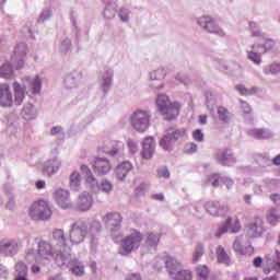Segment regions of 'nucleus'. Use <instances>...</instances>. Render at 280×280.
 Instances as JSON below:
<instances>
[{
    "mask_svg": "<svg viewBox=\"0 0 280 280\" xmlns=\"http://www.w3.org/2000/svg\"><path fill=\"white\" fill-rule=\"evenodd\" d=\"M15 272L18 277H27V265H25L23 261L16 262Z\"/></svg>",
    "mask_w": 280,
    "mask_h": 280,
    "instance_id": "3c124183",
    "label": "nucleus"
},
{
    "mask_svg": "<svg viewBox=\"0 0 280 280\" xmlns=\"http://www.w3.org/2000/svg\"><path fill=\"white\" fill-rule=\"evenodd\" d=\"M94 172L98 174V176H106L112 170L113 164L106 158H96L93 163Z\"/></svg>",
    "mask_w": 280,
    "mask_h": 280,
    "instance_id": "b1692460",
    "label": "nucleus"
},
{
    "mask_svg": "<svg viewBox=\"0 0 280 280\" xmlns=\"http://www.w3.org/2000/svg\"><path fill=\"white\" fill-rule=\"evenodd\" d=\"M61 167L62 160L58 154V149H55L49 153L48 158L43 163L42 172L44 176H48V178H51V176H56V174L60 172Z\"/></svg>",
    "mask_w": 280,
    "mask_h": 280,
    "instance_id": "9d476101",
    "label": "nucleus"
},
{
    "mask_svg": "<svg viewBox=\"0 0 280 280\" xmlns=\"http://www.w3.org/2000/svg\"><path fill=\"white\" fill-rule=\"evenodd\" d=\"M133 168L135 166L130 161H124L115 167L114 170L115 177L117 178V180H120L121 183H124L128 174H130V172H132Z\"/></svg>",
    "mask_w": 280,
    "mask_h": 280,
    "instance_id": "393cba45",
    "label": "nucleus"
},
{
    "mask_svg": "<svg viewBox=\"0 0 280 280\" xmlns=\"http://www.w3.org/2000/svg\"><path fill=\"white\" fill-rule=\"evenodd\" d=\"M166 135H168L172 140L178 141L179 139H185V137H187V130L185 128L170 127L166 129Z\"/></svg>",
    "mask_w": 280,
    "mask_h": 280,
    "instance_id": "c9c22d12",
    "label": "nucleus"
},
{
    "mask_svg": "<svg viewBox=\"0 0 280 280\" xmlns=\"http://www.w3.org/2000/svg\"><path fill=\"white\" fill-rule=\"evenodd\" d=\"M233 219L228 218L224 222L219 224L217 231H215V237H222L224 233H229V230L231 233H240L242 231V223L240 222L238 219H236L233 223Z\"/></svg>",
    "mask_w": 280,
    "mask_h": 280,
    "instance_id": "4468645a",
    "label": "nucleus"
},
{
    "mask_svg": "<svg viewBox=\"0 0 280 280\" xmlns=\"http://www.w3.org/2000/svg\"><path fill=\"white\" fill-rule=\"evenodd\" d=\"M196 272H197V279L198 280L209 279V267H207V265H199L196 268Z\"/></svg>",
    "mask_w": 280,
    "mask_h": 280,
    "instance_id": "a18cd8bd",
    "label": "nucleus"
},
{
    "mask_svg": "<svg viewBox=\"0 0 280 280\" xmlns=\"http://www.w3.org/2000/svg\"><path fill=\"white\" fill-rule=\"evenodd\" d=\"M115 78V71L110 67H105L100 71L98 84L101 91L106 95L110 89H113V80Z\"/></svg>",
    "mask_w": 280,
    "mask_h": 280,
    "instance_id": "f8f14e48",
    "label": "nucleus"
},
{
    "mask_svg": "<svg viewBox=\"0 0 280 280\" xmlns=\"http://www.w3.org/2000/svg\"><path fill=\"white\" fill-rule=\"evenodd\" d=\"M50 243L55 246V250H59L61 255L65 253V248H71L67 245V236H65V230L62 229L52 230V238Z\"/></svg>",
    "mask_w": 280,
    "mask_h": 280,
    "instance_id": "a211bd4d",
    "label": "nucleus"
},
{
    "mask_svg": "<svg viewBox=\"0 0 280 280\" xmlns=\"http://www.w3.org/2000/svg\"><path fill=\"white\" fill-rule=\"evenodd\" d=\"M62 268H70V271L75 277H84V265H82V262H80L78 259H73L71 249H70V257L68 261L62 266Z\"/></svg>",
    "mask_w": 280,
    "mask_h": 280,
    "instance_id": "cd10ccee",
    "label": "nucleus"
},
{
    "mask_svg": "<svg viewBox=\"0 0 280 280\" xmlns=\"http://www.w3.org/2000/svg\"><path fill=\"white\" fill-rule=\"evenodd\" d=\"M202 255H205V245L198 243L192 253V264H198L202 259Z\"/></svg>",
    "mask_w": 280,
    "mask_h": 280,
    "instance_id": "37998d69",
    "label": "nucleus"
},
{
    "mask_svg": "<svg viewBox=\"0 0 280 280\" xmlns=\"http://www.w3.org/2000/svg\"><path fill=\"white\" fill-rule=\"evenodd\" d=\"M0 78H3V80H14L16 78L12 69V63L5 62L0 67Z\"/></svg>",
    "mask_w": 280,
    "mask_h": 280,
    "instance_id": "e433bc0d",
    "label": "nucleus"
},
{
    "mask_svg": "<svg viewBox=\"0 0 280 280\" xmlns=\"http://www.w3.org/2000/svg\"><path fill=\"white\" fill-rule=\"evenodd\" d=\"M165 268L170 279L173 280H191L194 276L187 269H183V262L175 257L165 259Z\"/></svg>",
    "mask_w": 280,
    "mask_h": 280,
    "instance_id": "423d86ee",
    "label": "nucleus"
},
{
    "mask_svg": "<svg viewBox=\"0 0 280 280\" xmlns=\"http://www.w3.org/2000/svg\"><path fill=\"white\" fill-rule=\"evenodd\" d=\"M267 222L271 226H277L280 222V209L272 208L267 212Z\"/></svg>",
    "mask_w": 280,
    "mask_h": 280,
    "instance_id": "4c0bfd02",
    "label": "nucleus"
},
{
    "mask_svg": "<svg viewBox=\"0 0 280 280\" xmlns=\"http://www.w3.org/2000/svg\"><path fill=\"white\" fill-rule=\"evenodd\" d=\"M50 135L52 137H58L59 139H63L65 138V129H62V127H60V126H55L50 129Z\"/></svg>",
    "mask_w": 280,
    "mask_h": 280,
    "instance_id": "4d7b16f0",
    "label": "nucleus"
},
{
    "mask_svg": "<svg viewBox=\"0 0 280 280\" xmlns=\"http://www.w3.org/2000/svg\"><path fill=\"white\" fill-rule=\"evenodd\" d=\"M165 75H167V71L165 70V68H158L156 70L151 71L149 74V78L151 80L149 86L153 89V91H161L162 89H165V84L161 82V80H163Z\"/></svg>",
    "mask_w": 280,
    "mask_h": 280,
    "instance_id": "6ab92c4d",
    "label": "nucleus"
},
{
    "mask_svg": "<svg viewBox=\"0 0 280 280\" xmlns=\"http://www.w3.org/2000/svg\"><path fill=\"white\" fill-rule=\"evenodd\" d=\"M69 187L71 191H80L82 189V175H80V172L73 171L70 174Z\"/></svg>",
    "mask_w": 280,
    "mask_h": 280,
    "instance_id": "473e14b6",
    "label": "nucleus"
},
{
    "mask_svg": "<svg viewBox=\"0 0 280 280\" xmlns=\"http://www.w3.org/2000/svg\"><path fill=\"white\" fill-rule=\"evenodd\" d=\"M262 71L265 75H278V73H280V63L272 62L269 66H266Z\"/></svg>",
    "mask_w": 280,
    "mask_h": 280,
    "instance_id": "c03bdc74",
    "label": "nucleus"
},
{
    "mask_svg": "<svg viewBox=\"0 0 280 280\" xmlns=\"http://www.w3.org/2000/svg\"><path fill=\"white\" fill-rule=\"evenodd\" d=\"M117 14V10L115 8L107 5L103 12L104 19L110 21Z\"/></svg>",
    "mask_w": 280,
    "mask_h": 280,
    "instance_id": "6e6d98bb",
    "label": "nucleus"
},
{
    "mask_svg": "<svg viewBox=\"0 0 280 280\" xmlns=\"http://www.w3.org/2000/svg\"><path fill=\"white\" fill-rule=\"evenodd\" d=\"M150 189V184L149 183H141L137 188H136V196H145L148 194V190Z\"/></svg>",
    "mask_w": 280,
    "mask_h": 280,
    "instance_id": "5fc2aeb1",
    "label": "nucleus"
},
{
    "mask_svg": "<svg viewBox=\"0 0 280 280\" xmlns=\"http://www.w3.org/2000/svg\"><path fill=\"white\" fill-rule=\"evenodd\" d=\"M205 209L207 211V213H209L210 215H222L223 211H224V207L220 206V202L218 201H208L205 205Z\"/></svg>",
    "mask_w": 280,
    "mask_h": 280,
    "instance_id": "f704fd0d",
    "label": "nucleus"
},
{
    "mask_svg": "<svg viewBox=\"0 0 280 280\" xmlns=\"http://www.w3.org/2000/svg\"><path fill=\"white\" fill-rule=\"evenodd\" d=\"M220 175L213 174L208 178V183L212 185V187H219L220 185Z\"/></svg>",
    "mask_w": 280,
    "mask_h": 280,
    "instance_id": "338daca9",
    "label": "nucleus"
},
{
    "mask_svg": "<svg viewBox=\"0 0 280 280\" xmlns=\"http://www.w3.org/2000/svg\"><path fill=\"white\" fill-rule=\"evenodd\" d=\"M217 259L219 264H224L225 266H229L231 264V257H229V254H226V250L222 245H219L217 247Z\"/></svg>",
    "mask_w": 280,
    "mask_h": 280,
    "instance_id": "ea45409f",
    "label": "nucleus"
},
{
    "mask_svg": "<svg viewBox=\"0 0 280 280\" xmlns=\"http://www.w3.org/2000/svg\"><path fill=\"white\" fill-rule=\"evenodd\" d=\"M192 139H194L195 141H198L199 143H202V141H205V133H202V130L196 129V130L192 132Z\"/></svg>",
    "mask_w": 280,
    "mask_h": 280,
    "instance_id": "e2e57ef3",
    "label": "nucleus"
},
{
    "mask_svg": "<svg viewBox=\"0 0 280 280\" xmlns=\"http://www.w3.org/2000/svg\"><path fill=\"white\" fill-rule=\"evenodd\" d=\"M267 267L264 269L265 275H270L272 270L280 273V252L276 250L273 254H267L266 257Z\"/></svg>",
    "mask_w": 280,
    "mask_h": 280,
    "instance_id": "4be33fe9",
    "label": "nucleus"
},
{
    "mask_svg": "<svg viewBox=\"0 0 280 280\" xmlns=\"http://www.w3.org/2000/svg\"><path fill=\"white\" fill-rule=\"evenodd\" d=\"M118 16L122 23H128V21H130V10L120 9L118 12Z\"/></svg>",
    "mask_w": 280,
    "mask_h": 280,
    "instance_id": "13d9d810",
    "label": "nucleus"
},
{
    "mask_svg": "<svg viewBox=\"0 0 280 280\" xmlns=\"http://www.w3.org/2000/svg\"><path fill=\"white\" fill-rule=\"evenodd\" d=\"M218 115L220 121H224L225 124L229 122L231 119V113L229 112V109H226V107L219 106Z\"/></svg>",
    "mask_w": 280,
    "mask_h": 280,
    "instance_id": "09e8293b",
    "label": "nucleus"
},
{
    "mask_svg": "<svg viewBox=\"0 0 280 280\" xmlns=\"http://www.w3.org/2000/svg\"><path fill=\"white\" fill-rule=\"evenodd\" d=\"M206 106L210 113L215 110V96L211 93L206 94Z\"/></svg>",
    "mask_w": 280,
    "mask_h": 280,
    "instance_id": "8fccbe9b",
    "label": "nucleus"
},
{
    "mask_svg": "<svg viewBox=\"0 0 280 280\" xmlns=\"http://www.w3.org/2000/svg\"><path fill=\"white\" fill-rule=\"evenodd\" d=\"M236 91H238V93H241V95H255V93H257V86H253L250 89H247L245 85L243 84H238L235 86Z\"/></svg>",
    "mask_w": 280,
    "mask_h": 280,
    "instance_id": "de8ad7c7",
    "label": "nucleus"
},
{
    "mask_svg": "<svg viewBox=\"0 0 280 280\" xmlns=\"http://www.w3.org/2000/svg\"><path fill=\"white\" fill-rule=\"evenodd\" d=\"M249 28L252 31V35L255 37L261 36V31L259 30V26H257V23L250 22Z\"/></svg>",
    "mask_w": 280,
    "mask_h": 280,
    "instance_id": "0e129e2a",
    "label": "nucleus"
},
{
    "mask_svg": "<svg viewBox=\"0 0 280 280\" xmlns=\"http://www.w3.org/2000/svg\"><path fill=\"white\" fill-rule=\"evenodd\" d=\"M22 117L27 121L36 119L38 117V110L32 103H26L22 109Z\"/></svg>",
    "mask_w": 280,
    "mask_h": 280,
    "instance_id": "72a5a7b5",
    "label": "nucleus"
},
{
    "mask_svg": "<svg viewBox=\"0 0 280 280\" xmlns=\"http://www.w3.org/2000/svg\"><path fill=\"white\" fill-rule=\"evenodd\" d=\"M215 161H218L220 165H224L226 167H231L237 163V159L231 149H223L218 151L215 154Z\"/></svg>",
    "mask_w": 280,
    "mask_h": 280,
    "instance_id": "412c9836",
    "label": "nucleus"
},
{
    "mask_svg": "<svg viewBox=\"0 0 280 280\" xmlns=\"http://www.w3.org/2000/svg\"><path fill=\"white\" fill-rule=\"evenodd\" d=\"M0 255L2 257H16L19 255V241L8 237L1 238Z\"/></svg>",
    "mask_w": 280,
    "mask_h": 280,
    "instance_id": "ddd939ff",
    "label": "nucleus"
},
{
    "mask_svg": "<svg viewBox=\"0 0 280 280\" xmlns=\"http://www.w3.org/2000/svg\"><path fill=\"white\" fill-rule=\"evenodd\" d=\"M174 142L175 141L172 139V137L166 131L164 137L160 139V148H162L166 152H172V150L174 148Z\"/></svg>",
    "mask_w": 280,
    "mask_h": 280,
    "instance_id": "58836bf2",
    "label": "nucleus"
},
{
    "mask_svg": "<svg viewBox=\"0 0 280 280\" xmlns=\"http://www.w3.org/2000/svg\"><path fill=\"white\" fill-rule=\"evenodd\" d=\"M127 147L130 152V154H137L139 152V142L135 139H128L127 140Z\"/></svg>",
    "mask_w": 280,
    "mask_h": 280,
    "instance_id": "603ef678",
    "label": "nucleus"
},
{
    "mask_svg": "<svg viewBox=\"0 0 280 280\" xmlns=\"http://www.w3.org/2000/svg\"><path fill=\"white\" fill-rule=\"evenodd\" d=\"M243 242L244 236H237L233 243V250L236 253V255H253V253H255V248H253L250 245L244 247V245H242Z\"/></svg>",
    "mask_w": 280,
    "mask_h": 280,
    "instance_id": "7c9ffc66",
    "label": "nucleus"
},
{
    "mask_svg": "<svg viewBox=\"0 0 280 280\" xmlns=\"http://www.w3.org/2000/svg\"><path fill=\"white\" fill-rule=\"evenodd\" d=\"M266 233V225L261 217H256L252 223L248 224L247 235L249 237H261Z\"/></svg>",
    "mask_w": 280,
    "mask_h": 280,
    "instance_id": "aec40b11",
    "label": "nucleus"
},
{
    "mask_svg": "<svg viewBox=\"0 0 280 280\" xmlns=\"http://www.w3.org/2000/svg\"><path fill=\"white\" fill-rule=\"evenodd\" d=\"M21 85L25 88V95H27V89H31L33 95H38L43 89V78L40 75L24 77Z\"/></svg>",
    "mask_w": 280,
    "mask_h": 280,
    "instance_id": "2eb2a0df",
    "label": "nucleus"
},
{
    "mask_svg": "<svg viewBox=\"0 0 280 280\" xmlns=\"http://www.w3.org/2000/svg\"><path fill=\"white\" fill-rule=\"evenodd\" d=\"M247 135L253 137V139H258L259 141L272 139L275 137V132L268 128H253L247 131Z\"/></svg>",
    "mask_w": 280,
    "mask_h": 280,
    "instance_id": "c756f323",
    "label": "nucleus"
},
{
    "mask_svg": "<svg viewBox=\"0 0 280 280\" xmlns=\"http://www.w3.org/2000/svg\"><path fill=\"white\" fill-rule=\"evenodd\" d=\"M59 51H61V54H69V51H71V40L68 37L61 40Z\"/></svg>",
    "mask_w": 280,
    "mask_h": 280,
    "instance_id": "864d4df0",
    "label": "nucleus"
},
{
    "mask_svg": "<svg viewBox=\"0 0 280 280\" xmlns=\"http://www.w3.org/2000/svg\"><path fill=\"white\" fill-rule=\"evenodd\" d=\"M25 56H27V45L25 43H20L14 49V54L11 57V63L16 69H23L25 65Z\"/></svg>",
    "mask_w": 280,
    "mask_h": 280,
    "instance_id": "dca6fc26",
    "label": "nucleus"
},
{
    "mask_svg": "<svg viewBox=\"0 0 280 280\" xmlns=\"http://www.w3.org/2000/svg\"><path fill=\"white\" fill-rule=\"evenodd\" d=\"M102 223L97 220L86 223L85 221H75L71 224L69 236L72 244H82L90 234L100 233Z\"/></svg>",
    "mask_w": 280,
    "mask_h": 280,
    "instance_id": "7ed1b4c3",
    "label": "nucleus"
},
{
    "mask_svg": "<svg viewBox=\"0 0 280 280\" xmlns=\"http://www.w3.org/2000/svg\"><path fill=\"white\" fill-rule=\"evenodd\" d=\"M197 25L201 27V30H205V32H208V34H215L217 36H220L221 38H224L226 36V32L213 19L211 15H201L197 18Z\"/></svg>",
    "mask_w": 280,
    "mask_h": 280,
    "instance_id": "9b49d317",
    "label": "nucleus"
},
{
    "mask_svg": "<svg viewBox=\"0 0 280 280\" xmlns=\"http://www.w3.org/2000/svg\"><path fill=\"white\" fill-rule=\"evenodd\" d=\"M28 215L32 220H42L47 222V220H51V215H54V211H51V207L49 202L45 200L35 201L28 209Z\"/></svg>",
    "mask_w": 280,
    "mask_h": 280,
    "instance_id": "6e6552de",
    "label": "nucleus"
},
{
    "mask_svg": "<svg viewBox=\"0 0 280 280\" xmlns=\"http://www.w3.org/2000/svg\"><path fill=\"white\" fill-rule=\"evenodd\" d=\"M159 242H161V234L160 233H148L145 241H144V248L148 250H156V246H159Z\"/></svg>",
    "mask_w": 280,
    "mask_h": 280,
    "instance_id": "2f4dec72",
    "label": "nucleus"
},
{
    "mask_svg": "<svg viewBox=\"0 0 280 280\" xmlns=\"http://www.w3.org/2000/svg\"><path fill=\"white\" fill-rule=\"evenodd\" d=\"M54 199L61 209H71L73 207V202H71V192L67 189L58 188L54 192Z\"/></svg>",
    "mask_w": 280,
    "mask_h": 280,
    "instance_id": "f3484780",
    "label": "nucleus"
},
{
    "mask_svg": "<svg viewBox=\"0 0 280 280\" xmlns=\"http://www.w3.org/2000/svg\"><path fill=\"white\" fill-rule=\"evenodd\" d=\"M89 237H91L90 240V244H91V248L92 250H97V233H92V234H89Z\"/></svg>",
    "mask_w": 280,
    "mask_h": 280,
    "instance_id": "69168bd1",
    "label": "nucleus"
},
{
    "mask_svg": "<svg viewBox=\"0 0 280 280\" xmlns=\"http://www.w3.org/2000/svg\"><path fill=\"white\" fill-rule=\"evenodd\" d=\"M141 242H143V234L139 231H132L121 240L118 248L119 255L128 256L132 250H138Z\"/></svg>",
    "mask_w": 280,
    "mask_h": 280,
    "instance_id": "0eeeda50",
    "label": "nucleus"
},
{
    "mask_svg": "<svg viewBox=\"0 0 280 280\" xmlns=\"http://www.w3.org/2000/svg\"><path fill=\"white\" fill-rule=\"evenodd\" d=\"M85 183L91 190L100 191V183L97 182V178H95V175H88Z\"/></svg>",
    "mask_w": 280,
    "mask_h": 280,
    "instance_id": "49530a36",
    "label": "nucleus"
},
{
    "mask_svg": "<svg viewBox=\"0 0 280 280\" xmlns=\"http://www.w3.org/2000/svg\"><path fill=\"white\" fill-rule=\"evenodd\" d=\"M113 182L108 180L107 178H103L101 183H98V191H102L107 196L113 191Z\"/></svg>",
    "mask_w": 280,
    "mask_h": 280,
    "instance_id": "79ce46f5",
    "label": "nucleus"
},
{
    "mask_svg": "<svg viewBox=\"0 0 280 280\" xmlns=\"http://www.w3.org/2000/svg\"><path fill=\"white\" fill-rule=\"evenodd\" d=\"M155 105L166 121H172L180 114V104L172 103L167 94L160 93L155 98Z\"/></svg>",
    "mask_w": 280,
    "mask_h": 280,
    "instance_id": "20e7f679",
    "label": "nucleus"
},
{
    "mask_svg": "<svg viewBox=\"0 0 280 280\" xmlns=\"http://www.w3.org/2000/svg\"><path fill=\"white\" fill-rule=\"evenodd\" d=\"M151 119H152V113L148 109H136L129 118V121L131 124V128L139 132L140 135H143V132H148L150 130L151 126Z\"/></svg>",
    "mask_w": 280,
    "mask_h": 280,
    "instance_id": "39448f33",
    "label": "nucleus"
},
{
    "mask_svg": "<svg viewBox=\"0 0 280 280\" xmlns=\"http://www.w3.org/2000/svg\"><path fill=\"white\" fill-rule=\"evenodd\" d=\"M93 202V195L89 191H83L78 197L77 209L79 211H91Z\"/></svg>",
    "mask_w": 280,
    "mask_h": 280,
    "instance_id": "bb28decb",
    "label": "nucleus"
},
{
    "mask_svg": "<svg viewBox=\"0 0 280 280\" xmlns=\"http://www.w3.org/2000/svg\"><path fill=\"white\" fill-rule=\"evenodd\" d=\"M25 102V86L19 81L0 83V106L1 108H12L21 106Z\"/></svg>",
    "mask_w": 280,
    "mask_h": 280,
    "instance_id": "f03ea898",
    "label": "nucleus"
},
{
    "mask_svg": "<svg viewBox=\"0 0 280 280\" xmlns=\"http://www.w3.org/2000/svg\"><path fill=\"white\" fill-rule=\"evenodd\" d=\"M125 144L121 141L114 140V145H112V151L109 156H121L124 154Z\"/></svg>",
    "mask_w": 280,
    "mask_h": 280,
    "instance_id": "a19ab883",
    "label": "nucleus"
},
{
    "mask_svg": "<svg viewBox=\"0 0 280 280\" xmlns=\"http://www.w3.org/2000/svg\"><path fill=\"white\" fill-rule=\"evenodd\" d=\"M276 43L273 39H267L264 45H252L247 50V60H250V62L259 67V65H261V56H264V54L267 51H270V49H273Z\"/></svg>",
    "mask_w": 280,
    "mask_h": 280,
    "instance_id": "1a4fd4ad",
    "label": "nucleus"
},
{
    "mask_svg": "<svg viewBox=\"0 0 280 280\" xmlns=\"http://www.w3.org/2000/svg\"><path fill=\"white\" fill-rule=\"evenodd\" d=\"M185 152H186V154H196V152H198V144L187 143L185 145Z\"/></svg>",
    "mask_w": 280,
    "mask_h": 280,
    "instance_id": "680f3d73",
    "label": "nucleus"
},
{
    "mask_svg": "<svg viewBox=\"0 0 280 280\" xmlns=\"http://www.w3.org/2000/svg\"><path fill=\"white\" fill-rule=\"evenodd\" d=\"M50 19H51V10L46 9L40 13L37 20V23H45V21H49Z\"/></svg>",
    "mask_w": 280,
    "mask_h": 280,
    "instance_id": "052dcab7",
    "label": "nucleus"
},
{
    "mask_svg": "<svg viewBox=\"0 0 280 280\" xmlns=\"http://www.w3.org/2000/svg\"><path fill=\"white\" fill-rule=\"evenodd\" d=\"M122 220L121 214L118 212H108L103 217L104 224L112 231H119Z\"/></svg>",
    "mask_w": 280,
    "mask_h": 280,
    "instance_id": "5701e85b",
    "label": "nucleus"
},
{
    "mask_svg": "<svg viewBox=\"0 0 280 280\" xmlns=\"http://www.w3.org/2000/svg\"><path fill=\"white\" fill-rule=\"evenodd\" d=\"M158 177L159 178H170V170L163 166L158 170Z\"/></svg>",
    "mask_w": 280,
    "mask_h": 280,
    "instance_id": "774afa93",
    "label": "nucleus"
},
{
    "mask_svg": "<svg viewBox=\"0 0 280 280\" xmlns=\"http://www.w3.org/2000/svg\"><path fill=\"white\" fill-rule=\"evenodd\" d=\"M51 257L55 259V264L62 268L69 258L71 257V248H65L61 254L59 249H56V246L48 241L40 240L37 243V250L34 248L26 249L24 259L27 264H45L49 262Z\"/></svg>",
    "mask_w": 280,
    "mask_h": 280,
    "instance_id": "f257e3e1",
    "label": "nucleus"
},
{
    "mask_svg": "<svg viewBox=\"0 0 280 280\" xmlns=\"http://www.w3.org/2000/svg\"><path fill=\"white\" fill-rule=\"evenodd\" d=\"M115 143V140H105L102 145V150L105 154H109L113 151V145Z\"/></svg>",
    "mask_w": 280,
    "mask_h": 280,
    "instance_id": "bf43d9fd",
    "label": "nucleus"
},
{
    "mask_svg": "<svg viewBox=\"0 0 280 280\" xmlns=\"http://www.w3.org/2000/svg\"><path fill=\"white\" fill-rule=\"evenodd\" d=\"M82 82V72L74 70L68 73L63 79V84L67 89H78Z\"/></svg>",
    "mask_w": 280,
    "mask_h": 280,
    "instance_id": "c85d7f7f",
    "label": "nucleus"
},
{
    "mask_svg": "<svg viewBox=\"0 0 280 280\" xmlns=\"http://www.w3.org/2000/svg\"><path fill=\"white\" fill-rule=\"evenodd\" d=\"M154 152H156V141L153 137L145 138L142 142V159L150 161L154 156Z\"/></svg>",
    "mask_w": 280,
    "mask_h": 280,
    "instance_id": "a878e982",
    "label": "nucleus"
}]
</instances>
